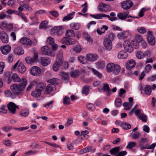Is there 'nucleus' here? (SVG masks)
Listing matches in <instances>:
<instances>
[{"mask_svg":"<svg viewBox=\"0 0 156 156\" xmlns=\"http://www.w3.org/2000/svg\"><path fill=\"white\" fill-rule=\"evenodd\" d=\"M122 126L123 129L126 130L129 129L131 127V125L129 124L126 122L123 123Z\"/></svg>","mask_w":156,"mask_h":156,"instance_id":"obj_44","label":"nucleus"},{"mask_svg":"<svg viewBox=\"0 0 156 156\" xmlns=\"http://www.w3.org/2000/svg\"><path fill=\"white\" fill-rule=\"evenodd\" d=\"M108 27L106 25H104L100 29H98L97 32L99 34H102L105 32V31L107 30Z\"/></svg>","mask_w":156,"mask_h":156,"instance_id":"obj_33","label":"nucleus"},{"mask_svg":"<svg viewBox=\"0 0 156 156\" xmlns=\"http://www.w3.org/2000/svg\"><path fill=\"white\" fill-rule=\"evenodd\" d=\"M90 16L92 18L97 19H101L103 17H106L107 15L104 14H90Z\"/></svg>","mask_w":156,"mask_h":156,"instance_id":"obj_27","label":"nucleus"},{"mask_svg":"<svg viewBox=\"0 0 156 156\" xmlns=\"http://www.w3.org/2000/svg\"><path fill=\"white\" fill-rule=\"evenodd\" d=\"M29 113V111L27 110H23L20 112V115L23 116H27Z\"/></svg>","mask_w":156,"mask_h":156,"instance_id":"obj_58","label":"nucleus"},{"mask_svg":"<svg viewBox=\"0 0 156 156\" xmlns=\"http://www.w3.org/2000/svg\"><path fill=\"white\" fill-rule=\"evenodd\" d=\"M102 89L104 91H106V94L108 95L110 94L111 93V90L108 84H103V87L102 88Z\"/></svg>","mask_w":156,"mask_h":156,"instance_id":"obj_30","label":"nucleus"},{"mask_svg":"<svg viewBox=\"0 0 156 156\" xmlns=\"http://www.w3.org/2000/svg\"><path fill=\"white\" fill-rule=\"evenodd\" d=\"M9 110L10 113L14 114L16 112V108L19 109V107L12 102H9L7 105Z\"/></svg>","mask_w":156,"mask_h":156,"instance_id":"obj_9","label":"nucleus"},{"mask_svg":"<svg viewBox=\"0 0 156 156\" xmlns=\"http://www.w3.org/2000/svg\"><path fill=\"white\" fill-rule=\"evenodd\" d=\"M137 30L139 33L142 34H144L147 32L146 29L143 27H138Z\"/></svg>","mask_w":156,"mask_h":156,"instance_id":"obj_47","label":"nucleus"},{"mask_svg":"<svg viewBox=\"0 0 156 156\" xmlns=\"http://www.w3.org/2000/svg\"><path fill=\"white\" fill-rule=\"evenodd\" d=\"M108 38L106 39H108V40L111 41H112L115 37V34L112 33H109L108 34Z\"/></svg>","mask_w":156,"mask_h":156,"instance_id":"obj_50","label":"nucleus"},{"mask_svg":"<svg viewBox=\"0 0 156 156\" xmlns=\"http://www.w3.org/2000/svg\"><path fill=\"white\" fill-rule=\"evenodd\" d=\"M146 11V9L144 8H142L140 11L139 13V18L140 17H143L144 15V12Z\"/></svg>","mask_w":156,"mask_h":156,"instance_id":"obj_61","label":"nucleus"},{"mask_svg":"<svg viewBox=\"0 0 156 156\" xmlns=\"http://www.w3.org/2000/svg\"><path fill=\"white\" fill-rule=\"evenodd\" d=\"M148 55L147 52H143L139 51L136 53V56L139 59H142L144 57L147 56Z\"/></svg>","mask_w":156,"mask_h":156,"instance_id":"obj_23","label":"nucleus"},{"mask_svg":"<svg viewBox=\"0 0 156 156\" xmlns=\"http://www.w3.org/2000/svg\"><path fill=\"white\" fill-rule=\"evenodd\" d=\"M82 93L86 94H87L89 93V88L88 86L84 87L82 90Z\"/></svg>","mask_w":156,"mask_h":156,"instance_id":"obj_62","label":"nucleus"},{"mask_svg":"<svg viewBox=\"0 0 156 156\" xmlns=\"http://www.w3.org/2000/svg\"><path fill=\"white\" fill-rule=\"evenodd\" d=\"M77 40L74 38L68 37H64L61 40V42L67 45H71L75 44Z\"/></svg>","mask_w":156,"mask_h":156,"instance_id":"obj_6","label":"nucleus"},{"mask_svg":"<svg viewBox=\"0 0 156 156\" xmlns=\"http://www.w3.org/2000/svg\"><path fill=\"white\" fill-rule=\"evenodd\" d=\"M90 69H91L94 75L97 76L99 78L101 77L102 75L98 71L93 68H91Z\"/></svg>","mask_w":156,"mask_h":156,"instance_id":"obj_46","label":"nucleus"},{"mask_svg":"<svg viewBox=\"0 0 156 156\" xmlns=\"http://www.w3.org/2000/svg\"><path fill=\"white\" fill-rule=\"evenodd\" d=\"M41 50L42 53L45 55L54 56L55 54V51L51 50L49 47L47 45L42 47Z\"/></svg>","mask_w":156,"mask_h":156,"instance_id":"obj_5","label":"nucleus"},{"mask_svg":"<svg viewBox=\"0 0 156 156\" xmlns=\"http://www.w3.org/2000/svg\"><path fill=\"white\" fill-rule=\"evenodd\" d=\"M135 65V62L134 60L131 59L126 63V68L129 70L134 67Z\"/></svg>","mask_w":156,"mask_h":156,"instance_id":"obj_20","label":"nucleus"},{"mask_svg":"<svg viewBox=\"0 0 156 156\" xmlns=\"http://www.w3.org/2000/svg\"><path fill=\"white\" fill-rule=\"evenodd\" d=\"M20 41L21 44L27 45H35L36 44L32 42L30 39L26 37H23L21 38L20 39Z\"/></svg>","mask_w":156,"mask_h":156,"instance_id":"obj_12","label":"nucleus"},{"mask_svg":"<svg viewBox=\"0 0 156 156\" xmlns=\"http://www.w3.org/2000/svg\"><path fill=\"white\" fill-rule=\"evenodd\" d=\"M39 62L42 65L46 66L50 64V59L48 57H41Z\"/></svg>","mask_w":156,"mask_h":156,"instance_id":"obj_17","label":"nucleus"},{"mask_svg":"<svg viewBox=\"0 0 156 156\" xmlns=\"http://www.w3.org/2000/svg\"><path fill=\"white\" fill-rule=\"evenodd\" d=\"M115 105L116 106L120 107L121 106V100L119 98H117L115 101Z\"/></svg>","mask_w":156,"mask_h":156,"instance_id":"obj_55","label":"nucleus"},{"mask_svg":"<svg viewBox=\"0 0 156 156\" xmlns=\"http://www.w3.org/2000/svg\"><path fill=\"white\" fill-rule=\"evenodd\" d=\"M138 42L134 40H133L132 42V44H133V47L135 49H137L139 48V45Z\"/></svg>","mask_w":156,"mask_h":156,"instance_id":"obj_60","label":"nucleus"},{"mask_svg":"<svg viewBox=\"0 0 156 156\" xmlns=\"http://www.w3.org/2000/svg\"><path fill=\"white\" fill-rule=\"evenodd\" d=\"M107 5L103 2L101 3L98 5V9L99 11L105 12L106 11Z\"/></svg>","mask_w":156,"mask_h":156,"instance_id":"obj_28","label":"nucleus"},{"mask_svg":"<svg viewBox=\"0 0 156 156\" xmlns=\"http://www.w3.org/2000/svg\"><path fill=\"white\" fill-rule=\"evenodd\" d=\"M27 80L26 79L23 78L19 84L14 83L10 86V89L12 91H13L16 95H19L25 88L27 85Z\"/></svg>","mask_w":156,"mask_h":156,"instance_id":"obj_1","label":"nucleus"},{"mask_svg":"<svg viewBox=\"0 0 156 156\" xmlns=\"http://www.w3.org/2000/svg\"><path fill=\"white\" fill-rule=\"evenodd\" d=\"M122 105L125 107L124 109V110H128L131 108L133 105L131 103H128L127 102H125L123 103Z\"/></svg>","mask_w":156,"mask_h":156,"instance_id":"obj_43","label":"nucleus"},{"mask_svg":"<svg viewBox=\"0 0 156 156\" xmlns=\"http://www.w3.org/2000/svg\"><path fill=\"white\" fill-rule=\"evenodd\" d=\"M0 49L3 54L7 55L11 51V47L9 45L2 46L0 47Z\"/></svg>","mask_w":156,"mask_h":156,"instance_id":"obj_16","label":"nucleus"},{"mask_svg":"<svg viewBox=\"0 0 156 156\" xmlns=\"http://www.w3.org/2000/svg\"><path fill=\"white\" fill-rule=\"evenodd\" d=\"M0 38L2 42L7 43L9 41L8 36L7 34L4 31L0 33Z\"/></svg>","mask_w":156,"mask_h":156,"instance_id":"obj_18","label":"nucleus"},{"mask_svg":"<svg viewBox=\"0 0 156 156\" xmlns=\"http://www.w3.org/2000/svg\"><path fill=\"white\" fill-rule=\"evenodd\" d=\"M83 35L84 38L87 41L90 42H92L93 41V39L87 33L84 32L83 34Z\"/></svg>","mask_w":156,"mask_h":156,"instance_id":"obj_39","label":"nucleus"},{"mask_svg":"<svg viewBox=\"0 0 156 156\" xmlns=\"http://www.w3.org/2000/svg\"><path fill=\"white\" fill-rule=\"evenodd\" d=\"M15 51L16 53L18 55H20L24 53V51L21 47H18L15 49Z\"/></svg>","mask_w":156,"mask_h":156,"instance_id":"obj_38","label":"nucleus"},{"mask_svg":"<svg viewBox=\"0 0 156 156\" xmlns=\"http://www.w3.org/2000/svg\"><path fill=\"white\" fill-rule=\"evenodd\" d=\"M57 61L60 62L61 63H62L63 62V52L62 50H60L57 55Z\"/></svg>","mask_w":156,"mask_h":156,"instance_id":"obj_24","label":"nucleus"},{"mask_svg":"<svg viewBox=\"0 0 156 156\" xmlns=\"http://www.w3.org/2000/svg\"><path fill=\"white\" fill-rule=\"evenodd\" d=\"M136 145V143L133 142H130L126 146L127 148L131 149Z\"/></svg>","mask_w":156,"mask_h":156,"instance_id":"obj_52","label":"nucleus"},{"mask_svg":"<svg viewBox=\"0 0 156 156\" xmlns=\"http://www.w3.org/2000/svg\"><path fill=\"white\" fill-rule=\"evenodd\" d=\"M127 53L123 51H120L118 55V57L119 59H124L126 58L128 56Z\"/></svg>","mask_w":156,"mask_h":156,"instance_id":"obj_29","label":"nucleus"},{"mask_svg":"<svg viewBox=\"0 0 156 156\" xmlns=\"http://www.w3.org/2000/svg\"><path fill=\"white\" fill-rule=\"evenodd\" d=\"M41 92L37 90H36L31 93V95L34 97H36L40 96L41 95Z\"/></svg>","mask_w":156,"mask_h":156,"instance_id":"obj_45","label":"nucleus"},{"mask_svg":"<svg viewBox=\"0 0 156 156\" xmlns=\"http://www.w3.org/2000/svg\"><path fill=\"white\" fill-rule=\"evenodd\" d=\"M48 22L47 21H42L40 24L39 28L40 29H46L48 28Z\"/></svg>","mask_w":156,"mask_h":156,"instance_id":"obj_41","label":"nucleus"},{"mask_svg":"<svg viewBox=\"0 0 156 156\" xmlns=\"http://www.w3.org/2000/svg\"><path fill=\"white\" fill-rule=\"evenodd\" d=\"M73 49L76 53H78L81 51V48L80 46L77 45L76 46L74 47L73 48Z\"/></svg>","mask_w":156,"mask_h":156,"instance_id":"obj_51","label":"nucleus"},{"mask_svg":"<svg viewBox=\"0 0 156 156\" xmlns=\"http://www.w3.org/2000/svg\"><path fill=\"white\" fill-rule=\"evenodd\" d=\"M23 6L24 7L29 11L31 12L33 11V9L30 5L29 3H27L26 4H23Z\"/></svg>","mask_w":156,"mask_h":156,"instance_id":"obj_48","label":"nucleus"},{"mask_svg":"<svg viewBox=\"0 0 156 156\" xmlns=\"http://www.w3.org/2000/svg\"><path fill=\"white\" fill-rule=\"evenodd\" d=\"M5 94L7 97H11L12 98H15L16 95L13 91H11L9 90H7L5 91Z\"/></svg>","mask_w":156,"mask_h":156,"instance_id":"obj_25","label":"nucleus"},{"mask_svg":"<svg viewBox=\"0 0 156 156\" xmlns=\"http://www.w3.org/2000/svg\"><path fill=\"white\" fill-rule=\"evenodd\" d=\"M85 59L84 57L82 56H80L78 57V61L83 64H84L85 63L84 62Z\"/></svg>","mask_w":156,"mask_h":156,"instance_id":"obj_64","label":"nucleus"},{"mask_svg":"<svg viewBox=\"0 0 156 156\" xmlns=\"http://www.w3.org/2000/svg\"><path fill=\"white\" fill-rule=\"evenodd\" d=\"M38 55L37 53L34 54L33 58L27 57L25 58L26 62L29 64L32 65L37 60Z\"/></svg>","mask_w":156,"mask_h":156,"instance_id":"obj_10","label":"nucleus"},{"mask_svg":"<svg viewBox=\"0 0 156 156\" xmlns=\"http://www.w3.org/2000/svg\"><path fill=\"white\" fill-rule=\"evenodd\" d=\"M37 151L35 150H30L27 152H25L24 154L25 155H27V156H30V155H32L34 154H36V153H37Z\"/></svg>","mask_w":156,"mask_h":156,"instance_id":"obj_56","label":"nucleus"},{"mask_svg":"<svg viewBox=\"0 0 156 156\" xmlns=\"http://www.w3.org/2000/svg\"><path fill=\"white\" fill-rule=\"evenodd\" d=\"M124 9L127 10L132 7L133 5V2L130 0H127L124 2L122 5Z\"/></svg>","mask_w":156,"mask_h":156,"instance_id":"obj_15","label":"nucleus"},{"mask_svg":"<svg viewBox=\"0 0 156 156\" xmlns=\"http://www.w3.org/2000/svg\"><path fill=\"white\" fill-rule=\"evenodd\" d=\"M59 80L58 79L53 78L48 80L49 83L47 86L46 88L47 92L49 94L54 89H55V84L58 83Z\"/></svg>","mask_w":156,"mask_h":156,"instance_id":"obj_3","label":"nucleus"},{"mask_svg":"<svg viewBox=\"0 0 156 156\" xmlns=\"http://www.w3.org/2000/svg\"><path fill=\"white\" fill-rule=\"evenodd\" d=\"M63 33V30L60 26L54 27L51 30V35L57 34L60 35Z\"/></svg>","mask_w":156,"mask_h":156,"instance_id":"obj_7","label":"nucleus"},{"mask_svg":"<svg viewBox=\"0 0 156 156\" xmlns=\"http://www.w3.org/2000/svg\"><path fill=\"white\" fill-rule=\"evenodd\" d=\"M83 8L82 10V11L83 13H85L87 10L88 5L87 2H85L83 5Z\"/></svg>","mask_w":156,"mask_h":156,"instance_id":"obj_63","label":"nucleus"},{"mask_svg":"<svg viewBox=\"0 0 156 156\" xmlns=\"http://www.w3.org/2000/svg\"><path fill=\"white\" fill-rule=\"evenodd\" d=\"M54 39L51 37H47V43L51 45L54 43Z\"/></svg>","mask_w":156,"mask_h":156,"instance_id":"obj_49","label":"nucleus"},{"mask_svg":"<svg viewBox=\"0 0 156 156\" xmlns=\"http://www.w3.org/2000/svg\"><path fill=\"white\" fill-rule=\"evenodd\" d=\"M140 89L141 90V93L144 94L148 95H150L151 92V87L150 86H147L143 90V87L141 85H140Z\"/></svg>","mask_w":156,"mask_h":156,"instance_id":"obj_13","label":"nucleus"},{"mask_svg":"<svg viewBox=\"0 0 156 156\" xmlns=\"http://www.w3.org/2000/svg\"><path fill=\"white\" fill-rule=\"evenodd\" d=\"M18 71L21 73H24L26 70V68L24 65L22 63H20L18 66Z\"/></svg>","mask_w":156,"mask_h":156,"instance_id":"obj_32","label":"nucleus"},{"mask_svg":"<svg viewBox=\"0 0 156 156\" xmlns=\"http://www.w3.org/2000/svg\"><path fill=\"white\" fill-rule=\"evenodd\" d=\"M131 34L128 31H123L122 33H119L118 36L120 38L125 39L128 37H130Z\"/></svg>","mask_w":156,"mask_h":156,"instance_id":"obj_22","label":"nucleus"},{"mask_svg":"<svg viewBox=\"0 0 156 156\" xmlns=\"http://www.w3.org/2000/svg\"><path fill=\"white\" fill-rule=\"evenodd\" d=\"M17 15L20 16L22 20L25 22H27V18L25 15L23 14L21 12H19L17 13Z\"/></svg>","mask_w":156,"mask_h":156,"instance_id":"obj_53","label":"nucleus"},{"mask_svg":"<svg viewBox=\"0 0 156 156\" xmlns=\"http://www.w3.org/2000/svg\"><path fill=\"white\" fill-rule=\"evenodd\" d=\"M120 150L119 147H117L112 149L110 151V153L112 154L115 155Z\"/></svg>","mask_w":156,"mask_h":156,"instance_id":"obj_40","label":"nucleus"},{"mask_svg":"<svg viewBox=\"0 0 156 156\" xmlns=\"http://www.w3.org/2000/svg\"><path fill=\"white\" fill-rule=\"evenodd\" d=\"M127 14L126 12H119L117 15V17L120 20H123L126 18Z\"/></svg>","mask_w":156,"mask_h":156,"instance_id":"obj_34","label":"nucleus"},{"mask_svg":"<svg viewBox=\"0 0 156 156\" xmlns=\"http://www.w3.org/2000/svg\"><path fill=\"white\" fill-rule=\"evenodd\" d=\"M70 101V99L69 98H67L66 96L64 98L63 100V103L64 105H69V102Z\"/></svg>","mask_w":156,"mask_h":156,"instance_id":"obj_59","label":"nucleus"},{"mask_svg":"<svg viewBox=\"0 0 156 156\" xmlns=\"http://www.w3.org/2000/svg\"><path fill=\"white\" fill-rule=\"evenodd\" d=\"M104 45L105 47L108 50L111 49L112 48V44L111 41L108 39H105L103 42Z\"/></svg>","mask_w":156,"mask_h":156,"instance_id":"obj_21","label":"nucleus"},{"mask_svg":"<svg viewBox=\"0 0 156 156\" xmlns=\"http://www.w3.org/2000/svg\"><path fill=\"white\" fill-rule=\"evenodd\" d=\"M70 27L75 30H78L80 28V24L78 23H72L70 24Z\"/></svg>","mask_w":156,"mask_h":156,"instance_id":"obj_36","label":"nucleus"},{"mask_svg":"<svg viewBox=\"0 0 156 156\" xmlns=\"http://www.w3.org/2000/svg\"><path fill=\"white\" fill-rule=\"evenodd\" d=\"M107 72L108 73L112 72L113 74L118 75L121 69L120 67L118 65H115L113 63L108 64L106 67Z\"/></svg>","mask_w":156,"mask_h":156,"instance_id":"obj_2","label":"nucleus"},{"mask_svg":"<svg viewBox=\"0 0 156 156\" xmlns=\"http://www.w3.org/2000/svg\"><path fill=\"white\" fill-rule=\"evenodd\" d=\"M138 118L144 122H146L147 121V116L143 114H142Z\"/></svg>","mask_w":156,"mask_h":156,"instance_id":"obj_54","label":"nucleus"},{"mask_svg":"<svg viewBox=\"0 0 156 156\" xmlns=\"http://www.w3.org/2000/svg\"><path fill=\"white\" fill-rule=\"evenodd\" d=\"M5 77L7 79V83L8 84H10L12 81L15 82H21L19 76L16 74H13L8 72L6 73Z\"/></svg>","mask_w":156,"mask_h":156,"instance_id":"obj_4","label":"nucleus"},{"mask_svg":"<svg viewBox=\"0 0 156 156\" xmlns=\"http://www.w3.org/2000/svg\"><path fill=\"white\" fill-rule=\"evenodd\" d=\"M30 73L33 75L37 76L41 73V70L39 67L34 66L31 68Z\"/></svg>","mask_w":156,"mask_h":156,"instance_id":"obj_14","label":"nucleus"},{"mask_svg":"<svg viewBox=\"0 0 156 156\" xmlns=\"http://www.w3.org/2000/svg\"><path fill=\"white\" fill-rule=\"evenodd\" d=\"M123 46L126 52H131L133 51V48L131 45L130 42L128 40L125 41L124 42Z\"/></svg>","mask_w":156,"mask_h":156,"instance_id":"obj_8","label":"nucleus"},{"mask_svg":"<svg viewBox=\"0 0 156 156\" xmlns=\"http://www.w3.org/2000/svg\"><path fill=\"white\" fill-rule=\"evenodd\" d=\"M66 37H74L75 36V34L74 31L72 29L67 30L65 33Z\"/></svg>","mask_w":156,"mask_h":156,"instance_id":"obj_26","label":"nucleus"},{"mask_svg":"<svg viewBox=\"0 0 156 156\" xmlns=\"http://www.w3.org/2000/svg\"><path fill=\"white\" fill-rule=\"evenodd\" d=\"M75 13V12H73L71 13L68 14L67 16H65L63 18V21H67L73 19V17L72 16L74 15Z\"/></svg>","mask_w":156,"mask_h":156,"instance_id":"obj_37","label":"nucleus"},{"mask_svg":"<svg viewBox=\"0 0 156 156\" xmlns=\"http://www.w3.org/2000/svg\"><path fill=\"white\" fill-rule=\"evenodd\" d=\"M97 58L98 56L97 55L88 54L87 55L86 59L88 61L94 62L97 60Z\"/></svg>","mask_w":156,"mask_h":156,"instance_id":"obj_19","label":"nucleus"},{"mask_svg":"<svg viewBox=\"0 0 156 156\" xmlns=\"http://www.w3.org/2000/svg\"><path fill=\"white\" fill-rule=\"evenodd\" d=\"M45 87V85L43 83H38L36 87V90H39L41 92Z\"/></svg>","mask_w":156,"mask_h":156,"instance_id":"obj_31","label":"nucleus"},{"mask_svg":"<svg viewBox=\"0 0 156 156\" xmlns=\"http://www.w3.org/2000/svg\"><path fill=\"white\" fill-rule=\"evenodd\" d=\"M147 39L148 43L151 45H154L155 44V38L152 34L151 31L148 32L147 35Z\"/></svg>","mask_w":156,"mask_h":156,"instance_id":"obj_11","label":"nucleus"},{"mask_svg":"<svg viewBox=\"0 0 156 156\" xmlns=\"http://www.w3.org/2000/svg\"><path fill=\"white\" fill-rule=\"evenodd\" d=\"M62 64L60 62L56 61L53 66V70L55 71H57L59 69V67L62 65Z\"/></svg>","mask_w":156,"mask_h":156,"instance_id":"obj_35","label":"nucleus"},{"mask_svg":"<svg viewBox=\"0 0 156 156\" xmlns=\"http://www.w3.org/2000/svg\"><path fill=\"white\" fill-rule=\"evenodd\" d=\"M135 38L136 40L138 42H141L144 39L142 36L140 35L137 34L135 36Z\"/></svg>","mask_w":156,"mask_h":156,"instance_id":"obj_57","label":"nucleus"},{"mask_svg":"<svg viewBox=\"0 0 156 156\" xmlns=\"http://www.w3.org/2000/svg\"><path fill=\"white\" fill-rule=\"evenodd\" d=\"M80 72L77 70H75L70 73V76L71 77H76L80 74Z\"/></svg>","mask_w":156,"mask_h":156,"instance_id":"obj_42","label":"nucleus"}]
</instances>
